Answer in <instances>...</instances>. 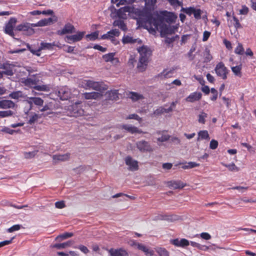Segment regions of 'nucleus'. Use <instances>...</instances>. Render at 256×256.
<instances>
[{
    "label": "nucleus",
    "mask_w": 256,
    "mask_h": 256,
    "mask_svg": "<svg viewBox=\"0 0 256 256\" xmlns=\"http://www.w3.org/2000/svg\"><path fill=\"white\" fill-rule=\"evenodd\" d=\"M17 20L16 18H12L6 24L4 32L6 34L14 38V33L13 32L14 28L16 23Z\"/></svg>",
    "instance_id": "10"
},
{
    "label": "nucleus",
    "mask_w": 256,
    "mask_h": 256,
    "mask_svg": "<svg viewBox=\"0 0 256 256\" xmlns=\"http://www.w3.org/2000/svg\"><path fill=\"white\" fill-rule=\"evenodd\" d=\"M172 108L171 107H170L168 108H164L162 107H160L154 110V114L156 116H158L164 114V112L168 113L170 112H172Z\"/></svg>",
    "instance_id": "30"
},
{
    "label": "nucleus",
    "mask_w": 256,
    "mask_h": 256,
    "mask_svg": "<svg viewBox=\"0 0 256 256\" xmlns=\"http://www.w3.org/2000/svg\"><path fill=\"white\" fill-rule=\"evenodd\" d=\"M208 114H207L204 112H202L198 116V122L199 123L204 124L206 120L205 118H207Z\"/></svg>",
    "instance_id": "39"
},
{
    "label": "nucleus",
    "mask_w": 256,
    "mask_h": 256,
    "mask_svg": "<svg viewBox=\"0 0 256 256\" xmlns=\"http://www.w3.org/2000/svg\"><path fill=\"white\" fill-rule=\"evenodd\" d=\"M32 24L28 22L20 24L16 26V30L22 32L25 35H32L34 34V30L32 28Z\"/></svg>",
    "instance_id": "7"
},
{
    "label": "nucleus",
    "mask_w": 256,
    "mask_h": 256,
    "mask_svg": "<svg viewBox=\"0 0 256 256\" xmlns=\"http://www.w3.org/2000/svg\"><path fill=\"white\" fill-rule=\"evenodd\" d=\"M222 164L226 167L228 168L229 169V170L231 171L234 170H236V171L238 170V168L236 166V165L234 163L230 164Z\"/></svg>",
    "instance_id": "52"
},
{
    "label": "nucleus",
    "mask_w": 256,
    "mask_h": 256,
    "mask_svg": "<svg viewBox=\"0 0 256 256\" xmlns=\"http://www.w3.org/2000/svg\"><path fill=\"white\" fill-rule=\"evenodd\" d=\"M118 90H113L107 92L105 96L107 99L111 100H116L119 98Z\"/></svg>",
    "instance_id": "20"
},
{
    "label": "nucleus",
    "mask_w": 256,
    "mask_h": 256,
    "mask_svg": "<svg viewBox=\"0 0 256 256\" xmlns=\"http://www.w3.org/2000/svg\"><path fill=\"white\" fill-rule=\"evenodd\" d=\"M14 67V64L8 63H4L0 64V68L4 70L2 71L4 74L8 76H12L14 74L13 72Z\"/></svg>",
    "instance_id": "11"
},
{
    "label": "nucleus",
    "mask_w": 256,
    "mask_h": 256,
    "mask_svg": "<svg viewBox=\"0 0 256 256\" xmlns=\"http://www.w3.org/2000/svg\"><path fill=\"white\" fill-rule=\"evenodd\" d=\"M126 12L128 13H138L139 16H142L143 12L139 10L138 9L134 8L130 6H125L120 8L118 12V16L121 18H126Z\"/></svg>",
    "instance_id": "5"
},
{
    "label": "nucleus",
    "mask_w": 256,
    "mask_h": 256,
    "mask_svg": "<svg viewBox=\"0 0 256 256\" xmlns=\"http://www.w3.org/2000/svg\"><path fill=\"white\" fill-rule=\"evenodd\" d=\"M156 252L158 253L159 256H169L168 252L164 248H156Z\"/></svg>",
    "instance_id": "36"
},
{
    "label": "nucleus",
    "mask_w": 256,
    "mask_h": 256,
    "mask_svg": "<svg viewBox=\"0 0 256 256\" xmlns=\"http://www.w3.org/2000/svg\"><path fill=\"white\" fill-rule=\"evenodd\" d=\"M170 242L176 246L182 248L188 246L190 244L189 241L185 238L170 240Z\"/></svg>",
    "instance_id": "14"
},
{
    "label": "nucleus",
    "mask_w": 256,
    "mask_h": 256,
    "mask_svg": "<svg viewBox=\"0 0 256 256\" xmlns=\"http://www.w3.org/2000/svg\"><path fill=\"white\" fill-rule=\"evenodd\" d=\"M75 32V28L73 25L70 23L65 24L62 30L58 32V34L63 35L66 34H72Z\"/></svg>",
    "instance_id": "15"
},
{
    "label": "nucleus",
    "mask_w": 256,
    "mask_h": 256,
    "mask_svg": "<svg viewBox=\"0 0 256 256\" xmlns=\"http://www.w3.org/2000/svg\"><path fill=\"white\" fill-rule=\"evenodd\" d=\"M115 53L112 52L104 55L102 58L106 62H110L112 64H116L118 62L117 58H114Z\"/></svg>",
    "instance_id": "25"
},
{
    "label": "nucleus",
    "mask_w": 256,
    "mask_h": 256,
    "mask_svg": "<svg viewBox=\"0 0 256 256\" xmlns=\"http://www.w3.org/2000/svg\"><path fill=\"white\" fill-rule=\"evenodd\" d=\"M138 50L140 54L138 68L140 70L143 71L146 68L148 58L151 54V51L147 46H144L138 48Z\"/></svg>",
    "instance_id": "2"
},
{
    "label": "nucleus",
    "mask_w": 256,
    "mask_h": 256,
    "mask_svg": "<svg viewBox=\"0 0 256 256\" xmlns=\"http://www.w3.org/2000/svg\"><path fill=\"white\" fill-rule=\"evenodd\" d=\"M125 162L126 164L129 166V170L135 171L138 170V162L133 160L130 156H128L125 158Z\"/></svg>",
    "instance_id": "12"
},
{
    "label": "nucleus",
    "mask_w": 256,
    "mask_h": 256,
    "mask_svg": "<svg viewBox=\"0 0 256 256\" xmlns=\"http://www.w3.org/2000/svg\"><path fill=\"white\" fill-rule=\"evenodd\" d=\"M54 46V44L51 43H46V42H42L40 44V48L42 50L44 49H48L51 50L53 48V46Z\"/></svg>",
    "instance_id": "43"
},
{
    "label": "nucleus",
    "mask_w": 256,
    "mask_h": 256,
    "mask_svg": "<svg viewBox=\"0 0 256 256\" xmlns=\"http://www.w3.org/2000/svg\"><path fill=\"white\" fill-rule=\"evenodd\" d=\"M16 106V104L10 100H0V108L3 109H7L14 108Z\"/></svg>",
    "instance_id": "21"
},
{
    "label": "nucleus",
    "mask_w": 256,
    "mask_h": 256,
    "mask_svg": "<svg viewBox=\"0 0 256 256\" xmlns=\"http://www.w3.org/2000/svg\"><path fill=\"white\" fill-rule=\"evenodd\" d=\"M78 248H79L82 252L84 254H86L89 252V250L88 248L84 246L80 245L78 246Z\"/></svg>",
    "instance_id": "63"
},
{
    "label": "nucleus",
    "mask_w": 256,
    "mask_h": 256,
    "mask_svg": "<svg viewBox=\"0 0 256 256\" xmlns=\"http://www.w3.org/2000/svg\"><path fill=\"white\" fill-rule=\"evenodd\" d=\"M242 64H240L239 66H232V72H234V74L238 76L241 77L242 76Z\"/></svg>",
    "instance_id": "35"
},
{
    "label": "nucleus",
    "mask_w": 256,
    "mask_h": 256,
    "mask_svg": "<svg viewBox=\"0 0 256 256\" xmlns=\"http://www.w3.org/2000/svg\"><path fill=\"white\" fill-rule=\"evenodd\" d=\"M218 146V142L214 140H212L210 142V147L211 149L212 150H215L216 148H217Z\"/></svg>",
    "instance_id": "56"
},
{
    "label": "nucleus",
    "mask_w": 256,
    "mask_h": 256,
    "mask_svg": "<svg viewBox=\"0 0 256 256\" xmlns=\"http://www.w3.org/2000/svg\"><path fill=\"white\" fill-rule=\"evenodd\" d=\"M204 62H210L212 58V56L210 54V50L206 48L204 53Z\"/></svg>",
    "instance_id": "38"
},
{
    "label": "nucleus",
    "mask_w": 256,
    "mask_h": 256,
    "mask_svg": "<svg viewBox=\"0 0 256 256\" xmlns=\"http://www.w3.org/2000/svg\"><path fill=\"white\" fill-rule=\"evenodd\" d=\"M198 138L197 140L198 141L200 139L202 140H208L210 139L208 132L207 130H200L198 132Z\"/></svg>",
    "instance_id": "31"
},
{
    "label": "nucleus",
    "mask_w": 256,
    "mask_h": 256,
    "mask_svg": "<svg viewBox=\"0 0 256 256\" xmlns=\"http://www.w3.org/2000/svg\"><path fill=\"white\" fill-rule=\"evenodd\" d=\"M34 88L39 90V91H48L49 90L48 87L46 85H42V86H34Z\"/></svg>",
    "instance_id": "46"
},
{
    "label": "nucleus",
    "mask_w": 256,
    "mask_h": 256,
    "mask_svg": "<svg viewBox=\"0 0 256 256\" xmlns=\"http://www.w3.org/2000/svg\"><path fill=\"white\" fill-rule=\"evenodd\" d=\"M68 110L70 111L71 116L74 117L82 116L84 114L82 104L80 102H76L70 106Z\"/></svg>",
    "instance_id": "4"
},
{
    "label": "nucleus",
    "mask_w": 256,
    "mask_h": 256,
    "mask_svg": "<svg viewBox=\"0 0 256 256\" xmlns=\"http://www.w3.org/2000/svg\"><path fill=\"white\" fill-rule=\"evenodd\" d=\"M136 244V248L143 252L147 256H152L154 254V251L150 250L144 245L140 243H134Z\"/></svg>",
    "instance_id": "17"
},
{
    "label": "nucleus",
    "mask_w": 256,
    "mask_h": 256,
    "mask_svg": "<svg viewBox=\"0 0 256 256\" xmlns=\"http://www.w3.org/2000/svg\"><path fill=\"white\" fill-rule=\"evenodd\" d=\"M73 244V241L69 240L62 244H56L54 245H52L50 247L52 248H56L58 250H62L70 246L72 244Z\"/></svg>",
    "instance_id": "23"
},
{
    "label": "nucleus",
    "mask_w": 256,
    "mask_h": 256,
    "mask_svg": "<svg viewBox=\"0 0 256 256\" xmlns=\"http://www.w3.org/2000/svg\"><path fill=\"white\" fill-rule=\"evenodd\" d=\"M58 96L62 100H67L70 98V92L65 88H62L58 91Z\"/></svg>",
    "instance_id": "28"
},
{
    "label": "nucleus",
    "mask_w": 256,
    "mask_h": 256,
    "mask_svg": "<svg viewBox=\"0 0 256 256\" xmlns=\"http://www.w3.org/2000/svg\"><path fill=\"white\" fill-rule=\"evenodd\" d=\"M234 52L238 54L242 55L244 54V49L243 48L242 44L238 43V46L235 49Z\"/></svg>",
    "instance_id": "45"
},
{
    "label": "nucleus",
    "mask_w": 256,
    "mask_h": 256,
    "mask_svg": "<svg viewBox=\"0 0 256 256\" xmlns=\"http://www.w3.org/2000/svg\"><path fill=\"white\" fill-rule=\"evenodd\" d=\"M202 94L200 92H194L191 94L186 98V100L188 102H193L199 100L202 98Z\"/></svg>",
    "instance_id": "22"
},
{
    "label": "nucleus",
    "mask_w": 256,
    "mask_h": 256,
    "mask_svg": "<svg viewBox=\"0 0 256 256\" xmlns=\"http://www.w3.org/2000/svg\"><path fill=\"white\" fill-rule=\"evenodd\" d=\"M2 131L5 132L6 133L10 134H12L15 132H20V130H16L10 129V128H3L2 130Z\"/></svg>",
    "instance_id": "53"
},
{
    "label": "nucleus",
    "mask_w": 256,
    "mask_h": 256,
    "mask_svg": "<svg viewBox=\"0 0 256 256\" xmlns=\"http://www.w3.org/2000/svg\"><path fill=\"white\" fill-rule=\"evenodd\" d=\"M73 236L74 234L72 232H66L57 236L55 238V240L58 242H61L68 238H70Z\"/></svg>",
    "instance_id": "29"
},
{
    "label": "nucleus",
    "mask_w": 256,
    "mask_h": 256,
    "mask_svg": "<svg viewBox=\"0 0 256 256\" xmlns=\"http://www.w3.org/2000/svg\"><path fill=\"white\" fill-rule=\"evenodd\" d=\"M2 118L11 116L13 114L14 112L12 110L2 111Z\"/></svg>",
    "instance_id": "59"
},
{
    "label": "nucleus",
    "mask_w": 256,
    "mask_h": 256,
    "mask_svg": "<svg viewBox=\"0 0 256 256\" xmlns=\"http://www.w3.org/2000/svg\"><path fill=\"white\" fill-rule=\"evenodd\" d=\"M99 32L96 31L90 34H88L86 36V38L90 40H94L98 38V36Z\"/></svg>",
    "instance_id": "40"
},
{
    "label": "nucleus",
    "mask_w": 256,
    "mask_h": 256,
    "mask_svg": "<svg viewBox=\"0 0 256 256\" xmlns=\"http://www.w3.org/2000/svg\"><path fill=\"white\" fill-rule=\"evenodd\" d=\"M136 148L142 152H150L153 151V148L148 142L146 140L138 141L136 143Z\"/></svg>",
    "instance_id": "9"
},
{
    "label": "nucleus",
    "mask_w": 256,
    "mask_h": 256,
    "mask_svg": "<svg viewBox=\"0 0 256 256\" xmlns=\"http://www.w3.org/2000/svg\"><path fill=\"white\" fill-rule=\"evenodd\" d=\"M113 25L114 26H118L122 30L125 31L126 30V26L123 20H116L114 22Z\"/></svg>",
    "instance_id": "33"
},
{
    "label": "nucleus",
    "mask_w": 256,
    "mask_h": 256,
    "mask_svg": "<svg viewBox=\"0 0 256 256\" xmlns=\"http://www.w3.org/2000/svg\"><path fill=\"white\" fill-rule=\"evenodd\" d=\"M232 18H233L234 21V27L238 29V28H242V26L239 22L238 20L234 16H232Z\"/></svg>",
    "instance_id": "57"
},
{
    "label": "nucleus",
    "mask_w": 256,
    "mask_h": 256,
    "mask_svg": "<svg viewBox=\"0 0 256 256\" xmlns=\"http://www.w3.org/2000/svg\"><path fill=\"white\" fill-rule=\"evenodd\" d=\"M85 32H78L76 34L67 36L66 38L68 40V42H74L80 40L84 35Z\"/></svg>",
    "instance_id": "13"
},
{
    "label": "nucleus",
    "mask_w": 256,
    "mask_h": 256,
    "mask_svg": "<svg viewBox=\"0 0 256 256\" xmlns=\"http://www.w3.org/2000/svg\"><path fill=\"white\" fill-rule=\"evenodd\" d=\"M108 34H110L112 37H114V36H118L120 32L118 29L112 30L108 32Z\"/></svg>",
    "instance_id": "61"
},
{
    "label": "nucleus",
    "mask_w": 256,
    "mask_h": 256,
    "mask_svg": "<svg viewBox=\"0 0 256 256\" xmlns=\"http://www.w3.org/2000/svg\"><path fill=\"white\" fill-rule=\"evenodd\" d=\"M70 154L66 153L64 154H55L52 156L54 162L56 163L60 162H65L70 160Z\"/></svg>",
    "instance_id": "18"
},
{
    "label": "nucleus",
    "mask_w": 256,
    "mask_h": 256,
    "mask_svg": "<svg viewBox=\"0 0 256 256\" xmlns=\"http://www.w3.org/2000/svg\"><path fill=\"white\" fill-rule=\"evenodd\" d=\"M126 119H134L138 121H141L142 118H140L138 114H130L127 118Z\"/></svg>",
    "instance_id": "58"
},
{
    "label": "nucleus",
    "mask_w": 256,
    "mask_h": 256,
    "mask_svg": "<svg viewBox=\"0 0 256 256\" xmlns=\"http://www.w3.org/2000/svg\"><path fill=\"white\" fill-rule=\"evenodd\" d=\"M9 96L14 99H18L19 98L22 97V92L20 91L13 92L10 94Z\"/></svg>",
    "instance_id": "41"
},
{
    "label": "nucleus",
    "mask_w": 256,
    "mask_h": 256,
    "mask_svg": "<svg viewBox=\"0 0 256 256\" xmlns=\"http://www.w3.org/2000/svg\"><path fill=\"white\" fill-rule=\"evenodd\" d=\"M82 85L86 89L92 88L100 92L106 90V86L102 82H94L90 80H84L82 82Z\"/></svg>",
    "instance_id": "3"
},
{
    "label": "nucleus",
    "mask_w": 256,
    "mask_h": 256,
    "mask_svg": "<svg viewBox=\"0 0 256 256\" xmlns=\"http://www.w3.org/2000/svg\"><path fill=\"white\" fill-rule=\"evenodd\" d=\"M130 98L132 101L136 102L139 100L143 99L144 98L142 94H139L136 92H130Z\"/></svg>",
    "instance_id": "34"
},
{
    "label": "nucleus",
    "mask_w": 256,
    "mask_h": 256,
    "mask_svg": "<svg viewBox=\"0 0 256 256\" xmlns=\"http://www.w3.org/2000/svg\"><path fill=\"white\" fill-rule=\"evenodd\" d=\"M122 42L124 44H134L138 42H140V40H138V39H134L132 37L129 36H124L122 38Z\"/></svg>",
    "instance_id": "32"
},
{
    "label": "nucleus",
    "mask_w": 256,
    "mask_h": 256,
    "mask_svg": "<svg viewBox=\"0 0 256 256\" xmlns=\"http://www.w3.org/2000/svg\"><path fill=\"white\" fill-rule=\"evenodd\" d=\"M202 12L200 9H196L194 8L193 14L194 15V17L196 19H200L201 18V14Z\"/></svg>",
    "instance_id": "49"
},
{
    "label": "nucleus",
    "mask_w": 256,
    "mask_h": 256,
    "mask_svg": "<svg viewBox=\"0 0 256 256\" xmlns=\"http://www.w3.org/2000/svg\"><path fill=\"white\" fill-rule=\"evenodd\" d=\"M37 153V151H32L30 152H24V156L26 158H34Z\"/></svg>",
    "instance_id": "47"
},
{
    "label": "nucleus",
    "mask_w": 256,
    "mask_h": 256,
    "mask_svg": "<svg viewBox=\"0 0 256 256\" xmlns=\"http://www.w3.org/2000/svg\"><path fill=\"white\" fill-rule=\"evenodd\" d=\"M242 145L243 146L246 147L248 150L251 152V153H254L255 152V150H254V148L250 146V145L249 144H247V143H245V142H244V143H242Z\"/></svg>",
    "instance_id": "60"
},
{
    "label": "nucleus",
    "mask_w": 256,
    "mask_h": 256,
    "mask_svg": "<svg viewBox=\"0 0 256 256\" xmlns=\"http://www.w3.org/2000/svg\"><path fill=\"white\" fill-rule=\"evenodd\" d=\"M24 84L26 86L34 88V86L36 84V82L35 80H32V78H29L25 80Z\"/></svg>",
    "instance_id": "42"
},
{
    "label": "nucleus",
    "mask_w": 256,
    "mask_h": 256,
    "mask_svg": "<svg viewBox=\"0 0 256 256\" xmlns=\"http://www.w3.org/2000/svg\"><path fill=\"white\" fill-rule=\"evenodd\" d=\"M216 74L221 77L223 80L227 78V74L228 73V70L224 66L223 62H220L218 63L214 69Z\"/></svg>",
    "instance_id": "6"
},
{
    "label": "nucleus",
    "mask_w": 256,
    "mask_h": 256,
    "mask_svg": "<svg viewBox=\"0 0 256 256\" xmlns=\"http://www.w3.org/2000/svg\"><path fill=\"white\" fill-rule=\"evenodd\" d=\"M56 207L58 208H62L65 207V204L64 201L57 202L55 204Z\"/></svg>",
    "instance_id": "62"
},
{
    "label": "nucleus",
    "mask_w": 256,
    "mask_h": 256,
    "mask_svg": "<svg viewBox=\"0 0 256 256\" xmlns=\"http://www.w3.org/2000/svg\"><path fill=\"white\" fill-rule=\"evenodd\" d=\"M29 99L32 100L34 104L36 106H42L44 104V100L40 98L30 97Z\"/></svg>",
    "instance_id": "37"
},
{
    "label": "nucleus",
    "mask_w": 256,
    "mask_h": 256,
    "mask_svg": "<svg viewBox=\"0 0 256 256\" xmlns=\"http://www.w3.org/2000/svg\"><path fill=\"white\" fill-rule=\"evenodd\" d=\"M194 8L193 7H190L188 8H182L181 11L185 12L186 14L190 16L192 14H193Z\"/></svg>",
    "instance_id": "48"
},
{
    "label": "nucleus",
    "mask_w": 256,
    "mask_h": 256,
    "mask_svg": "<svg viewBox=\"0 0 256 256\" xmlns=\"http://www.w3.org/2000/svg\"><path fill=\"white\" fill-rule=\"evenodd\" d=\"M177 16L174 13L166 10L156 12L153 14H148L144 22L145 28L152 34L156 33V31H162V34L166 32H176L178 27L176 26H170L174 23Z\"/></svg>",
    "instance_id": "1"
},
{
    "label": "nucleus",
    "mask_w": 256,
    "mask_h": 256,
    "mask_svg": "<svg viewBox=\"0 0 256 256\" xmlns=\"http://www.w3.org/2000/svg\"><path fill=\"white\" fill-rule=\"evenodd\" d=\"M57 17L56 16H53L52 18L42 19L40 20L36 24H32L31 26L34 27L44 26H46L50 25L53 23L57 22Z\"/></svg>",
    "instance_id": "8"
},
{
    "label": "nucleus",
    "mask_w": 256,
    "mask_h": 256,
    "mask_svg": "<svg viewBox=\"0 0 256 256\" xmlns=\"http://www.w3.org/2000/svg\"><path fill=\"white\" fill-rule=\"evenodd\" d=\"M84 97L86 100L90 99H97L102 96V94L100 92H86L84 94Z\"/></svg>",
    "instance_id": "27"
},
{
    "label": "nucleus",
    "mask_w": 256,
    "mask_h": 256,
    "mask_svg": "<svg viewBox=\"0 0 256 256\" xmlns=\"http://www.w3.org/2000/svg\"><path fill=\"white\" fill-rule=\"evenodd\" d=\"M200 237L204 240H209L211 238V236L208 232H202L200 234Z\"/></svg>",
    "instance_id": "55"
},
{
    "label": "nucleus",
    "mask_w": 256,
    "mask_h": 256,
    "mask_svg": "<svg viewBox=\"0 0 256 256\" xmlns=\"http://www.w3.org/2000/svg\"><path fill=\"white\" fill-rule=\"evenodd\" d=\"M109 253L110 256H128L127 252L122 250H115L110 249L109 250Z\"/></svg>",
    "instance_id": "24"
},
{
    "label": "nucleus",
    "mask_w": 256,
    "mask_h": 256,
    "mask_svg": "<svg viewBox=\"0 0 256 256\" xmlns=\"http://www.w3.org/2000/svg\"><path fill=\"white\" fill-rule=\"evenodd\" d=\"M160 32V35L161 37L162 38H165L164 42L166 44H170L171 43H172L175 40H178L179 38V36L178 34H176L174 36H172L171 37L168 36L169 35H172V34H174L175 32H172V33H166L164 35L162 34V31H159Z\"/></svg>",
    "instance_id": "16"
},
{
    "label": "nucleus",
    "mask_w": 256,
    "mask_h": 256,
    "mask_svg": "<svg viewBox=\"0 0 256 256\" xmlns=\"http://www.w3.org/2000/svg\"><path fill=\"white\" fill-rule=\"evenodd\" d=\"M20 228H21V226L20 225V224H16V225H14V226H12L10 228H8L7 231L8 232H13L14 231L19 230Z\"/></svg>",
    "instance_id": "51"
},
{
    "label": "nucleus",
    "mask_w": 256,
    "mask_h": 256,
    "mask_svg": "<svg viewBox=\"0 0 256 256\" xmlns=\"http://www.w3.org/2000/svg\"><path fill=\"white\" fill-rule=\"evenodd\" d=\"M210 92L213 94V96L211 98V100L212 101H215L218 98V91L214 88H212L210 90Z\"/></svg>",
    "instance_id": "54"
},
{
    "label": "nucleus",
    "mask_w": 256,
    "mask_h": 256,
    "mask_svg": "<svg viewBox=\"0 0 256 256\" xmlns=\"http://www.w3.org/2000/svg\"><path fill=\"white\" fill-rule=\"evenodd\" d=\"M170 136L168 135H162L161 137L158 138V140L161 142H164L168 140Z\"/></svg>",
    "instance_id": "64"
},
{
    "label": "nucleus",
    "mask_w": 256,
    "mask_h": 256,
    "mask_svg": "<svg viewBox=\"0 0 256 256\" xmlns=\"http://www.w3.org/2000/svg\"><path fill=\"white\" fill-rule=\"evenodd\" d=\"M122 127L123 129H124L128 132H130L131 134H134V133L141 134L142 132L140 130H139L136 126H128L126 124H123L122 126Z\"/></svg>",
    "instance_id": "26"
},
{
    "label": "nucleus",
    "mask_w": 256,
    "mask_h": 256,
    "mask_svg": "<svg viewBox=\"0 0 256 256\" xmlns=\"http://www.w3.org/2000/svg\"><path fill=\"white\" fill-rule=\"evenodd\" d=\"M186 185V184H184L180 180H172L168 182V186L174 189L182 188Z\"/></svg>",
    "instance_id": "19"
},
{
    "label": "nucleus",
    "mask_w": 256,
    "mask_h": 256,
    "mask_svg": "<svg viewBox=\"0 0 256 256\" xmlns=\"http://www.w3.org/2000/svg\"><path fill=\"white\" fill-rule=\"evenodd\" d=\"M40 118V117L37 114H34L30 118L28 123L30 124H34L36 122V120H37Z\"/></svg>",
    "instance_id": "50"
},
{
    "label": "nucleus",
    "mask_w": 256,
    "mask_h": 256,
    "mask_svg": "<svg viewBox=\"0 0 256 256\" xmlns=\"http://www.w3.org/2000/svg\"><path fill=\"white\" fill-rule=\"evenodd\" d=\"M145 2V5L148 8H153L154 6L156 4V0H144Z\"/></svg>",
    "instance_id": "44"
}]
</instances>
